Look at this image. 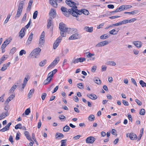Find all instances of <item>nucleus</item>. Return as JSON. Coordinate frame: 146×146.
<instances>
[{
    "mask_svg": "<svg viewBox=\"0 0 146 146\" xmlns=\"http://www.w3.org/2000/svg\"><path fill=\"white\" fill-rule=\"evenodd\" d=\"M74 10H73L72 14L74 15L73 13H75V15H73V16L76 17H77L78 16V15H81L82 13L84 14V13L85 9L78 10L77 9V7L75 6Z\"/></svg>",
    "mask_w": 146,
    "mask_h": 146,
    "instance_id": "obj_1",
    "label": "nucleus"
},
{
    "mask_svg": "<svg viewBox=\"0 0 146 146\" xmlns=\"http://www.w3.org/2000/svg\"><path fill=\"white\" fill-rule=\"evenodd\" d=\"M41 50L39 48H36L33 50L29 55V56H34L36 58L39 55Z\"/></svg>",
    "mask_w": 146,
    "mask_h": 146,
    "instance_id": "obj_2",
    "label": "nucleus"
},
{
    "mask_svg": "<svg viewBox=\"0 0 146 146\" xmlns=\"http://www.w3.org/2000/svg\"><path fill=\"white\" fill-rule=\"evenodd\" d=\"M68 28L66 25L62 22H61L59 24V29L60 31L67 33Z\"/></svg>",
    "mask_w": 146,
    "mask_h": 146,
    "instance_id": "obj_3",
    "label": "nucleus"
},
{
    "mask_svg": "<svg viewBox=\"0 0 146 146\" xmlns=\"http://www.w3.org/2000/svg\"><path fill=\"white\" fill-rule=\"evenodd\" d=\"M74 8H71L70 9H69L68 10V11H66L62 12L63 14L66 17H69V15H71L73 16V15L72 14L73 10H74ZM74 15H75V13H73Z\"/></svg>",
    "mask_w": 146,
    "mask_h": 146,
    "instance_id": "obj_4",
    "label": "nucleus"
},
{
    "mask_svg": "<svg viewBox=\"0 0 146 146\" xmlns=\"http://www.w3.org/2000/svg\"><path fill=\"white\" fill-rule=\"evenodd\" d=\"M81 37V35L78 33H76L72 34L69 38V40H75L80 38Z\"/></svg>",
    "mask_w": 146,
    "mask_h": 146,
    "instance_id": "obj_5",
    "label": "nucleus"
},
{
    "mask_svg": "<svg viewBox=\"0 0 146 146\" xmlns=\"http://www.w3.org/2000/svg\"><path fill=\"white\" fill-rule=\"evenodd\" d=\"M126 136L127 137H129L131 140H136L137 139L136 135L133 133L127 134Z\"/></svg>",
    "mask_w": 146,
    "mask_h": 146,
    "instance_id": "obj_6",
    "label": "nucleus"
},
{
    "mask_svg": "<svg viewBox=\"0 0 146 146\" xmlns=\"http://www.w3.org/2000/svg\"><path fill=\"white\" fill-rule=\"evenodd\" d=\"M62 38V37L60 36L56 40L53 45V48L54 49H55L57 48Z\"/></svg>",
    "mask_w": 146,
    "mask_h": 146,
    "instance_id": "obj_7",
    "label": "nucleus"
},
{
    "mask_svg": "<svg viewBox=\"0 0 146 146\" xmlns=\"http://www.w3.org/2000/svg\"><path fill=\"white\" fill-rule=\"evenodd\" d=\"M96 140V138L93 136L89 137L86 139V142L87 143H93Z\"/></svg>",
    "mask_w": 146,
    "mask_h": 146,
    "instance_id": "obj_8",
    "label": "nucleus"
},
{
    "mask_svg": "<svg viewBox=\"0 0 146 146\" xmlns=\"http://www.w3.org/2000/svg\"><path fill=\"white\" fill-rule=\"evenodd\" d=\"M65 3L68 6L71 7V8H74V7H75V6H76V5H77V4L71 1L66 0L65 1Z\"/></svg>",
    "mask_w": 146,
    "mask_h": 146,
    "instance_id": "obj_9",
    "label": "nucleus"
},
{
    "mask_svg": "<svg viewBox=\"0 0 146 146\" xmlns=\"http://www.w3.org/2000/svg\"><path fill=\"white\" fill-rule=\"evenodd\" d=\"M133 44L137 48H141L142 46V43L140 41H135L133 42Z\"/></svg>",
    "mask_w": 146,
    "mask_h": 146,
    "instance_id": "obj_10",
    "label": "nucleus"
},
{
    "mask_svg": "<svg viewBox=\"0 0 146 146\" xmlns=\"http://www.w3.org/2000/svg\"><path fill=\"white\" fill-rule=\"evenodd\" d=\"M56 12L55 10L53 9H51L49 13V15L50 16V17H51L52 18H54L56 15Z\"/></svg>",
    "mask_w": 146,
    "mask_h": 146,
    "instance_id": "obj_11",
    "label": "nucleus"
},
{
    "mask_svg": "<svg viewBox=\"0 0 146 146\" xmlns=\"http://www.w3.org/2000/svg\"><path fill=\"white\" fill-rule=\"evenodd\" d=\"M33 34L32 33H31L29 35L28 39L27 42L26 43L27 45H29L31 43L33 39Z\"/></svg>",
    "mask_w": 146,
    "mask_h": 146,
    "instance_id": "obj_12",
    "label": "nucleus"
},
{
    "mask_svg": "<svg viewBox=\"0 0 146 146\" xmlns=\"http://www.w3.org/2000/svg\"><path fill=\"white\" fill-rule=\"evenodd\" d=\"M15 97L14 95L13 94H12L9 96L7 99L5 101L4 104H5L6 105H8L9 102H10L11 100H12Z\"/></svg>",
    "mask_w": 146,
    "mask_h": 146,
    "instance_id": "obj_13",
    "label": "nucleus"
},
{
    "mask_svg": "<svg viewBox=\"0 0 146 146\" xmlns=\"http://www.w3.org/2000/svg\"><path fill=\"white\" fill-rule=\"evenodd\" d=\"M49 1L50 3L52 6L55 8H56L57 7L58 4L56 0H49Z\"/></svg>",
    "mask_w": 146,
    "mask_h": 146,
    "instance_id": "obj_14",
    "label": "nucleus"
},
{
    "mask_svg": "<svg viewBox=\"0 0 146 146\" xmlns=\"http://www.w3.org/2000/svg\"><path fill=\"white\" fill-rule=\"evenodd\" d=\"M87 96L93 100H95L97 98V96L94 94H87Z\"/></svg>",
    "mask_w": 146,
    "mask_h": 146,
    "instance_id": "obj_15",
    "label": "nucleus"
},
{
    "mask_svg": "<svg viewBox=\"0 0 146 146\" xmlns=\"http://www.w3.org/2000/svg\"><path fill=\"white\" fill-rule=\"evenodd\" d=\"M77 29L74 28H68L67 33H68L72 34L77 32Z\"/></svg>",
    "mask_w": 146,
    "mask_h": 146,
    "instance_id": "obj_16",
    "label": "nucleus"
},
{
    "mask_svg": "<svg viewBox=\"0 0 146 146\" xmlns=\"http://www.w3.org/2000/svg\"><path fill=\"white\" fill-rule=\"evenodd\" d=\"M25 28H23L19 33V36L21 38H22L25 35Z\"/></svg>",
    "mask_w": 146,
    "mask_h": 146,
    "instance_id": "obj_17",
    "label": "nucleus"
},
{
    "mask_svg": "<svg viewBox=\"0 0 146 146\" xmlns=\"http://www.w3.org/2000/svg\"><path fill=\"white\" fill-rule=\"evenodd\" d=\"M9 114L7 112H3L0 115V120L2 119H4L6 117L9 115Z\"/></svg>",
    "mask_w": 146,
    "mask_h": 146,
    "instance_id": "obj_18",
    "label": "nucleus"
},
{
    "mask_svg": "<svg viewBox=\"0 0 146 146\" xmlns=\"http://www.w3.org/2000/svg\"><path fill=\"white\" fill-rule=\"evenodd\" d=\"M93 29L92 27H88L86 26L84 28V29L87 32L92 33L93 31Z\"/></svg>",
    "mask_w": 146,
    "mask_h": 146,
    "instance_id": "obj_19",
    "label": "nucleus"
},
{
    "mask_svg": "<svg viewBox=\"0 0 146 146\" xmlns=\"http://www.w3.org/2000/svg\"><path fill=\"white\" fill-rule=\"evenodd\" d=\"M24 134L27 138L29 141H32L29 135V132L27 131H25Z\"/></svg>",
    "mask_w": 146,
    "mask_h": 146,
    "instance_id": "obj_20",
    "label": "nucleus"
},
{
    "mask_svg": "<svg viewBox=\"0 0 146 146\" xmlns=\"http://www.w3.org/2000/svg\"><path fill=\"white\" fill-rule=\"evenodd\" d=\"M33 0H30L28 5V7H27V11H30L31 7V6L33 3Z\"/></svg>",
    "mask_w": 146,
    "mask_h": 146,
    "instance_id": "obj_21",
    "label": "nucleus"
},
{
    "mask_svg": "<svg viewBox=\"0 0 146 146\" xmlns=\"http://www.w3.org/2000/svg\"><path fill=\"white\" fill-rule=\"evenodd\" d=\"M22 10L18 9L17 13L15 17V19L18 18L20 17L22 13Z\"/></svg>",
    "mask_w": 146,
    "mask_h": 146,
    "instance_id": "obj_22",
    "label": "nucleus"
},
{
    "mask_svg": "<svg viewBox=\"0 0 146 146\" xmlns=\"http://www.w3.org/2000/svg\"><path fill=\"white\" fill-rule=\"evenodd\" d=\"M51 80V78H50L49 77L47 76V79L44 81L43 84L44 85H47L50 83Z\"/></svg>",
    "mask_w": 146,
    "mask_h": 146,
    "instance_id": "obj_23",
    "label": "nucleus"
},
{
    "mask_svg": "<svg viewBox=\"0 0 146 146\" xmlns=\"http://www.w3.org/2000/svg\"><path fill=\"white\" fill-rule=\"evenodd\" d=\"M52 18L50 17L48 20V23L47 25V29H49L51 25L52 24Z\"/></svg>",
    "mask_w": 146,
    "mask_h": 146,
    "instance_id": "obj_24",
    "label": "nucleus"
},
{
    "mask_svg": "<svg viewBox=\"0 0 146 146\" xmlns=\"http://www.w3.org/2000/svg\"><path fill=\"white\" fill-rule=\"evenodd\" d=\"M139 12L138 10H136L130 12H125L124 13L125 14H128L129 15H135Z\"/></svg>",
    "mask_w": 146,
    "mask_h": 146,
    "instance_id": "obj_25",
    "label": "nucleus"
},
{
    "mask_svg": "<svg viewBox=\"0 0 146 146\" xmlns=\"http://www.w3.org/2000/svg\"><path fill=\"white\" fill-rule=\"evenodd\" d=\"M94 81L98 84L100 85L101 84V81L98 78H95L94 79Z\"/></svg>",
    "mask_w": 146,
    "mask_h": 146,
    "instance_id": "obj_26",
    "label": "nucleus"
},
{
    "mask_svg": "<svg viewBox=\"0 0 146 146\" xmlns=\"http://www.w3.org/2000/svg\"><path fill=\"white\" fill-rule=\"evenodd\" d=\"M34 92V89H32L30 91L28 94V97L29 98H30L32 97Z\"/></svg>",
    "mask_w": 146,
    "mask_h": 146,
    "instance_id": "obj_27",
    "label": "nucleus"
},
{
    "mask_svg": "<svg viewBox=\"0 0 146 146\" xmlns=\"http://www.w3.org/2000/svg\"><path fill=\"white\" fill-rule=\"evenodd\" d=\"M59 60V57H57L52 62V64H54V65L55 66L58 63Z\"/></svg>",
    "mask_w": 146,
    "mask_h": 146,
    "instance_id": "obj_28",
    "label": "nucleus"
},
{
    "mask_svg": "<svg viewBox=\"0 0 146 146\" xmlns=\"http://www.w3.org/2000/svg\"><path fill=\"white\" fill-rule=\"evenodd\" d=\"M44 43V39H40L39 40V43L38 44L39 46L40 47H42Z\"/></svg>",
    "mask_w": 146,
    "mask_h": 146,
    "instance_id": "obj_29",
    "label": "nucleus"
},
{
    "mask_svg": "<svg viewBox=\"0 0 146 146\" xmlns=\"http://www.w3.org/2000/svg\"><path fill=\"white\" fill-rule=\"evenodd\" d=\"M79 58H74L72 60L71 62V64L72 65L73 64H75L79 62Z\"/></svg>",
    "mask_w": 146,
    "mask_h": 146,
    "instance_id": "obj_30",
    "label": "nucleus"
},
{
    "mask_svg": "<svg viewBox=\"0 0 146 146\" xmlns=\"http://www.w3.org/2000/svg\"><path fill=\"white\" fill-rule=\"evenodd\" d=\"M17 87V86L16 85H14L9 90V92L10 93H13L15 91V89Z\"/></svg>",
    "mask_w": 146,
    "mask_h": 146,
    "instance_id": "obj_31",
    "label": "nucleus"
},
{
    "mask_svg": "<svg viewBox=\"0 0 146 146\" xmlns=\"http://www.w3.org/2000/svg\"><path fill=\"white\" fill-rule=\"evenodd\" d=\"M85 54L86 55V57L88 58H90L92 56H94L95 55L94 54H91L89 52H86Z\"/></svg>",
    "mask_w": 146,
    "mask_h": 146,
    "instance_id": "obj_32",
    "label": "nucleus"
},
{
    "mask_svg": "<svg viewBox=\"0 0 146 146\" xmlns=\"http://www.w3.org/2000/svg\"><path fill=\"white\" fill-rule=\"evenodd\" d=\"M118 33V31H117L115 29H113L109 31V33L111 35H115Z\"/></svg>",
    "mask_w": 146,
    "mask_h": 146,
    "instance_id": "obj_33",
    "label": "nucleus"
},
{
    "mask_svg": "<svg viewBox=\"0 0 146 146\" xmlns=\"http://www.w3.org/2000/svg\"><path fill=\"white\" fill-rule=\"evenodd\" d=\"M62 137L63 138L64 137V135L61 133H57L56 134L55 137L56 139L58 138V137Z\"/></svg>",
    "mask_w": 146,
    "mask_h": 146,
    "instance_id": "obj_34",
    "label": "nucleus"
},
{
    "mask_svg": "<svg viewBox=\"0 0 146 146\" xmlns=\"http://www.w3.org/2000/svg\"><path fill=\"white\" fill-rule=\"evenodd\" d=\"M70 129V127H69L66 125L63 127V131L64 132H68L69 130Z\"/></svg>",
    "mask_w": 146,
    "mask_h": 146,
    "instance_id": "obj_35",
    "label": "nucleus"
},
{
    "mask_svg": "<svg viewBox=\"0 0 146 146\" xmlns=\"http://www.w3.org/2000/svg\"><path fill=\"white\" fill-rule=\"evenodd\" d=\"M46 60H44L39 63V65L40 66H44L46 64Z\"/></svg>",
    "mask_w": 146,
    "mask_h": 146,
    "instance_id": "obj_36",
    "label": "nucleus"
},
{
    "mask_svg": "<svg viewBox=\"0 0 146 146\" xmlns=\"http://www.w3.org/2000/svg\"><path fill=\"white\" fill-rule=\"evenodd\" d=\"M66 139L62 140L60 142L61 144L60 146H66Z\"/></svg>",
    "mask_w": 146,
    "mask_h": 146,
    "instance_id": "obj_37",
    "label": "nucleus"
},
{
    "mask_svg": "<svg viewBox=\"0 0 146 146\" xmlns=\"http://www.w3.org/2000/svg\"><path fill=\"white\" fill-rule=\"evenodd\" d=\"M139 84L143 87H146V83L144 82L142 80H141L140 81Z\"/></svg>",
    "mask_w": 146,
    "mask_h": 146,
    "instance_id": "obj_38",
    "label": "nucleus"
},
{
    "mask_svg": "<svg viewBox=\"0 0 146 146\" xmlns=\"http://www.w3.org/2000/svg\"><path fill=\"white\" fill-rule=\"evenodd\" d=\"M77 87L79 88L82 89L84 88V86L82 84V83H79L77 84Z\"/></svg>",
    "mask_w": 146,
    "mask_h": 146,
    "instance_id": "obj_39",
    "label": "nucleus"
},
{
    "mask_svg": "<svg viewBox=\"0 0 146 146\" xmlns=\"http://www.w3.org/2000/svg\"><path fill=\"white\" fill-rule=\"evenodd\" d=\"M27 15L26 13L24 14L21 20V23H23L24 22L26 21L27 19Z\"/></svg>",
    "mask_w": 146,
    "mask_h": 146,
    "instance_id": "obj_40",
    "label": "nucleus"
},
{
    "mask_svg": "<svg viewBox=\"0 0 146 146\" xmlns=\"http://www.w3.org/2000/svg\"><path fill=\"white\" fill-rule=\"evenodd\" d=\"M29 76H26L24 78L23 81V84H27V82L28 81V80L29 79Z\"/></svg>",
    "mask_w": 146,
    "mask_h": 146,
    "instance_id": "obj_41",
    "label": "nucleus"
},
{
    "mask_svg": "<svg viewBox=\"0 0 146 146\" xmlns=\"http://www.w3.org/2000/svg\"><path fill=\"white\" fill-rule=\"evenodd\" d=\"M88 119L90 121H93L95 119V117L93 115H91L89 116Z\"/></svg>",
    "mask_w": 146,
    "mask_h": 146,
    "instance_id": "obj_42",
    "label": "nucleus"
},
{
    "mask_svg": "<svg viewBox=\"0 0 146 146\" xmlns=\"http://www.w3.org/2000/svg\"><path fill=\"white\" fill-rule=\"evenodd\" d=\"M7 59V57H5L4 56H3L0 59V65L3 62Z\"/></svg>",
    "mask_w": 146,
    "mask_h": 146,
    "instance_id": "obj_43",
    "label": "nucleus"
},
{
    "mask_svg": "<svg viewBox=\"0 0 146 146\" xmlns=\"http://www.w3.org/2000/svg\"><path fill=\"white\" fill-rule=\"evenodd\" d=\"M59 118L61 121H65L66 119L65 117L62 115H59Z\"/></svg>",
    "mask_w": 146,
    "mask_h": 146,
    "instance_id": "obj_44",
    "label": "nucleus"
},
{
    "mask_svg": "<svg viewBox=\"0 0 146 146\" xmlns=\"http://www.w3.org/2000/svg\"><path fill=\"white\" fill-rule=\"evenodd\" d=\"M107 64L112 66H115L116 65L115 63L113 61H109L107 62Z\"/></svg>",
    "mask_w": 146,
    "mask_h": 146,
    "instance_id": "obj_45",
    "label": "nucleus"
},
{
    "mask_svg": "<svg viewBox=\"0 0 146 146\" xmlns=\"http://www.w3.org/2000/svg\"><path fill=\"white\" fill-rule=\"evenodd\" d=\"M145 110L144 109H141L140 111L139 114L141 115H144L145 114Z\"/></svg>",
    "mask_w": 146,
    "mask_h": 146,
    "instance_id": "obj_46",
    "label": "nucleus"
},
{
    "mask_svg": "<svg viewBox=\"0 0 146 146\" xmlns=\"http://www.w3.org/2000/svg\"><path fill=\"white\" fill-rule=\"evenodd\" d=\"M7 68V66L6 65V64H4L3 65V67L1 68V71H4L6 70Z\"/></svg>",
    "mask_w": 146,
    "mask_h": 146,
    "instance_id": "obj_47",
    "label": "nucleus"
},
{
    "mask_svg": "<svg viewBox=\"0 0 146 146\" xmlns=\"http://www.w3.org/2000/svg\"><path fill=\"white\" fill-rule=\"evenodd\" d=\"M11 14H9L7 16V17L4 22V23H6L8 21L9 19L11 16Z\"/></svg>",
    "mask_w": 146,
    "mask_h": 146,
    "instance_id": "obj_48",
    "label": "nucleus"
},
{
    "mask_svg": "<svg viewBox=\"0 0 146 146\" xmlns=\"http://www.w3.org/2000/svg\"><path fill=\"white\" fill-rule=\"evenodd\" d=\"M26 53V51L24 50H21L19 52V55L21 56L23 55V54H25Z\"/></svg>",
    "mask_w": 146,
    "mask_h": 146,
    "instance_id": "obj_49",
    "label": "nucleus"
},
{
    "mask_svg": "<svg viewBox=\"0 0 146 146\" xmlns=\"http://www.w3.org/2000/svg\"><path fill=\"white\" fill-rule=\"evenodd\" d=\"M38 11H35V12L33 13V18L34 19H35L37 17V14H38Z\"/></svg>",
    "mask_w": 146,
    "mask_h": 146,
    "instance_id": "obj_50",
    "label": "nucleus"
},
{
    "mask_svg": "<svg viewBox=\"0 0 146 146\" xmlns=\"http://www.w3.org/2000/svg\"><path fill=\"white\" fill-rule=\"evenodd\" d=\"M108 36L107 35H103L100 36V38L101 39H104L108 38Z\"/></svg>",
    "mask_w": 146,
    "mask_h": 146,
    "instance_id": "obj_51",
    "label": "nucleus"
},
{
    "mask_svg": "<svg viewBox=\"0 0 146 146\" xmlns=\"http://www.w3.org/2000/svg\"><path fill=\"white\" fill-rule=\"evenodd\" d=\"M31 111L30 110V108H28L25 111L24 113H25V114L27 115H28L29 113H30Z\"/></svg>",
    "mask_w": 146,
    "mask_h": 146,
    "instance_id": "obj_52",
    "label": "nucleus"
},
{
    "mask_svg": "<svg viewBox=\"0 0 146 146\" xmlns=\"http://www.w3.org/2000/svg\"><path fill=\"white\" fill-rule=\"evenodd\" d=\"M16 48L15 47H13L11 50L10 53L12 54H13L15 52H16Z\"/></svg>",
    "mask_w": 146,
    "mask_h": 146,
    "instance_id": "obj_53",
    "label": "nucleus"
},
{
    "mask_svg": "<svg viewBox=\"0 0 146 146\" xmlns=\"http://www.w3.org/2000/svg\"><path fill=\"white\" fill-rule=\"evenodd\" d=\"M45 34V32L44 31L42 32L40 36V39H44Z\"/></svg>",
    "mask_w": 146,
    "mask_h": 146,
    "instance_id": "obj_54",
    "label": "nucleus"
},
{
    "mask_svg": "<svg viewBox=\"0 0 146 146\" xmlns=\"http://www.w3.org/2000/svg\"><path fill=\"white\" fill-rule=\"evenodd\" d=\"M23 5L24 4L23 3H20L18 7V9L22 10L23 8Z\"/></svg>",
    "mask_w": 146,
    "mask_h": 146,
    "instance_id": "obj_55",
    "label": "nucleus"
},
{
    "mask_svg": "<svg viewBox=\"0 0 146 146\" xmlns=\"http://www.w3.org/2000/svg\"><path fill=\"white\" fill-rule=\"evenodd\" d=\"M22 125L21 124H18L16 125L15 127V129H20L21 127H22Z\"/></svg>",
    "mask_w": 146,
    "mask_h": 146,
    "instance_id": "obj_56",
    "label": "nucleus"
},
{
    "mask_svg": "<svg viewBox=\"0 0 146 146\" xmlns=\"http://www.w3.org/2000/svg\"><path fill=\"white\" fill-rule=\"evenodd\" d=\"M54 76V74H52L51 72H49L48 75V77H49V78H51V79H52V78Z\"/></svg>",
    "mask_w": 146,
    "mask_h": 146,
    "instance_id": "obj_57",
    "label": "nucleus"
},
{
    "mask_svg": "<svg viewBox=\"0 0 146 146\" xmlns=\"http://www.w3.org/2000/svg\"><path fill=\"white\" fill-rule=\"evenodd\" d=\"M79 62H82L86 60V58H79Z\"/></svg>",
    "mask_w": 146,
    "mask_h": 146,
    "instance_id": "obj_58",
    "label": "nucleus"
},
{
    "mask_svg": "<svg viewBox=\"0 0 146 146\" xmlns=\"http://www.w3.org/2000/svg\"><path fill=\"white\" fill-rule=\"evenodd\" d=\"M68 10L67 8L64 7H62L61 8V10L62 12V13L66 11H68Z\"/></svg>",
    "mask_w": 146,
    "mask_h": 146,
    "instance_id": "obj_59",
    "label": "nucleus"
},
{
    "mask_svg": "<svg viewBox=\"0 0 146 146\" xmlns=\"http://www.w3.org/2000/svg\"><path fill=\"white\" fill-rule=\"evenodd\" d=\"M132 7L131 5H124V9L125 10L131 8Z\"/></svg>",
    "mask_w": 146,
    "mask_h": 146,
    "instance_id": "obj_60",
    "label": "nucleus"
},
{
    "mask_svg": "<svg viewBox=\"0 0 146 146\" xmlns=\"http://www.w3.org/2000/svg\"><path fill=\"white\" fill-rule=\"evenodd\" d=\"M119 8V11L122 10H125L124 9V5H122V6H120Z\"/></svg>",
    "mask_w": 146,
    "mask_h": 146,
    "instance_id": "obj_61",
    "label": "nucleus"
},
{
    "mask_svg": "<svg viewBox=\"0 0 146 146\" xmlns=\"http://www.w3.org/2000/svg\"><path fill=\"white\" fill-rule=\"evenodd\" d=\"M102 46H103L102 45V42H99L95 46L96 47H100Z\"/></svg>",
    "mask_w": 146,
    "mask_h": 146,
    "instance_id": "obj_62",
    "label": "nucleus"
},
{
    "mask_svg": "<svg viewBox=\"0 0 146 146\" xmlns=\"http://www.w3.org/2000/svg\"><path fill=\"white\" fill-rule=\"evenodd\" d=\"M135 102L139 106H141L142 105L141 102L138 99H136Z\"/></svg>",
    "mask_w": 146,
    "mask_h": 146,
    "instance_id": "obj_63",
    "label": "nucleus"
},
{
    "mask_svg": "<svg viewBox=\"0 0 146 146\" xmlns=\"http://www.w3.org/2000/svg\"><path fill=\"white\" fill-rule=\"evenodd\" d=\"M107 67L105 65H102V71H104L106 70Z\"/></svg>",
    "mask_w": 146,
    "mask_h": 146,
    "instance_id": "obj_64",
    "label": "nucleus"
}]
</instances>
